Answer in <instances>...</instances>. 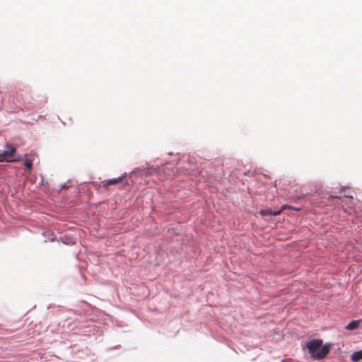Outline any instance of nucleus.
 Here are the masks:
<instances>
[{
  "label": "nucleus",
  "mask_w": 362,
  "mask_h": 362,
  "mask_svg": "<svg viewBox=\"0 0 362 362\" xmlns=\"http://www.w3.org/2000/svg\"><path fill=\"white\" fill-rule=\"evenodd\" d=\"M322 339H313L308 342L307 348L311 357L314 359H323L329 354L330 346L325 344L322 346Z\"/></svg>",
  "instance_id": "obj_1"
},
{
  "label": "nucleus",
  "mask_w": 362,
  "mask_h": 362,
  "mask_svg": "<svg viewBox=\"0 0 362 362\" xmlns=\"http://www.w3.org/2000/svg\"><path fill=\"white\" fill-rule=\"evenodd\" d=\"M6 150L0 152V162H11L15 160L16 148L15 146L9 144L6 145Z\"/></svg>",
  "instance_id": "obj_2"
},
{
  "label": "nucleus",
  "mask_w": 362,
  "mask_h": 362,
  "mask_svg": "<svg viewBox=\"0 0 362 362\" xmlns=\"http://www.w3.org/2000/svg\"><path fill=\"white\" fill-rule=\"evenodd\" d=\"M286 209H293V210H298L297 209H295L293 207H291L288 205H284L279 210H272L270 209H261L259 211V214L262 216H278L284 210Z\"/></svg>",
  "instance_id": "obj_3"
},
{
  "label": "nucleus",
  "mask_w": 362,
  "mask_h": 362,
  "mask_svg": "<svg viewBox=\"0 0 362 362\" xmlns=\"http://www.w3.org/2000/svg\"><path fill=\"white\" fill-rule=\"evenodd\" d=\"M122 180H123L122 177L107 180H105L103 182V187H107L110 185H116V184L119 183Z\"/></svg>",
  "instance_id": "obj_4"
},
{
  "label": "nucleus",
  "mask_w": 362,
  "mask_h": 362,
  "mask_svg": "<svg viewBox=\"0 0 362 362\" xmlns=\"http://www.w3.org/2000/svg\"><path fill=\"white\" fill-rule=\"evenodd\" d=\"M351 359L353 362H358L362 359V350L355 351L351 356Z\"/></svg>",
  "instance_id": "obj_5"
},
{
  "label": "nucleus",
  "mask_w": 362,
  "mask_h": 362,
  "mask_svg": "<svg viewBox=\"0 0 362 362\" xmlns=\"http://www.w3.org/2000/svg\"><path fill=\"white\" fill-rule=\"evenodd\" d=\"M360 322V320H353L347 325L346 329L349 330L355 329L358 327Z\"/></svg>",
  "instance_id": "obj_6"
},
{
  "label": "nucleus",
  "mask_w": 362,
  "mask_h": 362,
  "mask_svg": "<svg viewBox=\"0 0 362 362\" xmlns=\"http://www.w3.org/2000/svg\"><path fill=\"white\" fill-rule=\"evenodd\" d=\"M24 166L30 172L33 168V160L26 159L23 163Z\"/></svg>",
  "instance_id": "obj_7"
}]
</instances>
